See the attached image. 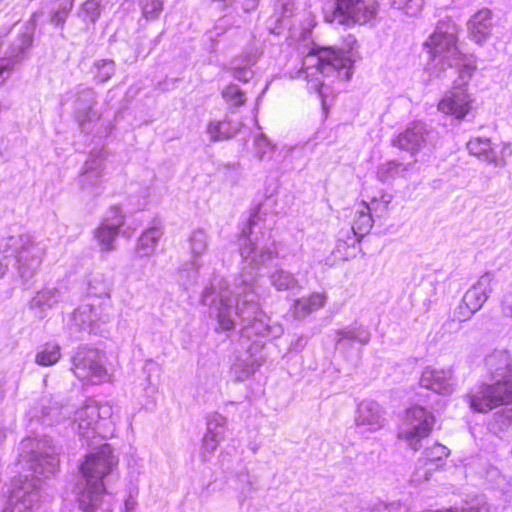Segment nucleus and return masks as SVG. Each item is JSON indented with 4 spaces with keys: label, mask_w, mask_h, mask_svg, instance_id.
<instances>
[{
    "label": "nucleus",
    "mask_w": 512,
    "mask_h": 512,
    "mask_svg": "<svg viewBox=\"0 0 512 512\" xmlns=\"http://www.w3.org/2000/svg\"><path fill=\"white\" fill-rule=\"evenodd\" d=\"M355 43V37L353 35H348L346 51L330 46L315 47L309 51L308 56L317 57L315 68L323 76H327L331 69L337 72L345 70V79L349 80L354 65V60L351 58L350 52L353 50Z\"/></svg>",
    "instance_id": "nucleus-1"
},
{
    "label": "nucleus",
    "mask_w": 512,
    "mask_h": 512,
    "mask_svg": "<svg viewBox=\"0 0 512 512\" xmlns=\"http://www.w3.org/2000/svg\"><path fill=\"white\" fill-rule=\"evenodd\" d=\"M512 403V369L503 381L482 384L470 395V406L476 412H487Z\"/></svg>",
    "instance_id": "nucleus-2"
},
{
    "label": "nucleus",
    "mask_w": 512,
    "mask_h": 512,
    "mask_svg": "<svg viewBox=\"0 0 512 512\" xmlns=\"http://www.w3.org/2000/svg\"><path fill=\"white\" fill-rule=\"evenodd\" d=\"M434 415L422 406H412L405 413V428L398 431V439L418 450L422 439L427 438L435 425Z\"/></svg>",
    "instance_id": "nucleus-3"
},
{
    "label": "nucleus",
    "mask_w": 512,
    "mask_h": 512,
    "mask_svg": "<svg viewBox=\"0 0 512 512\" xmlns=\"http://www.w3.org/2000/svg\"><path fill=\"white\" fill-rule=\"evenodd\" d=\"M333 15L339 23L346 26L367 25L374 21L379 13L378 0H334Z\"/></svg>",
    "instance_id": "nucleus-4"
},
{
    "label": "nucleus",
    "mask_w": 512,
    "mask_h": 512,
    "mask_svg": "<svg viewBox=\"0 0 512 512\" xmlns=\"http://www.w3.org/2000/svg\"><path fill=\"white\" fill-rule=\"evenodd\" d=\"M424 46L435 58L447 61L460 55L458 48V28L449 22H439L434 32L425 41Z\"/></svg>",
    "instance_id": "nucleus-5"
},
{
    "label": "nucleus",
    "mask_w": 512,
    "mask_h": 512,
    "mask_svg": "<svg viewBox=\"0 0 512 512\" xmlns=\"http://www.w3.org/2000/svg\"><path fill=\"white\" fill-rule=\"evenodd\" d=\"M72 372L81 381L89 384L102 383L108 376L100 353L93 348H79L72 358Z\"/></svg>",
    "instance_id": "nucleus-6"
},
{
    "label": "nucleus",
    "mask_w": 512,
    "mask_h": 512,
    "mask_svg": "<svg viewBox=\"0 0 512 512\" xmlns=\"http://www.w3.org/2000/svg\"><path fill=\"white\" fill-rule=\"evenodd\" d=\"M473 108V98L468 92V83L454 87L437 104L441 113L463 120Z\"/></svg>",
    "instance_id": "nucleus-7"
},
{
    "label": "nucleus",
    "mask_w": 512,
    "mask_h": 512,
    "mask_svg": "<svg viewBox=\"0 0 512 512\" xmlns=\"http://www.w3.org/2000/svg\"><path fill=\"white\" fill-rule=\"evenodd\" d=\"M491 290V282L489 279L483 277L479 279L466 291L462 298L459 305V310L462 316L464 318H469L480 310L483 304L487 301Z\"/></svg>",
    "instance_id": "nucleus-8"
},
{
    "label": "nucleus",
    "mask_w": 512,
    "mask_h": 512,
    "mask_svg": "<svg viewBox=\"0 0 512 512\" xmlns=\"http://www.w3.org/2000/svg\"><path fill=\"white\" fill-rule=\"evenodd\" d=\"M452 379L453 371L451 368L427 367L422 372L420 383L423 387L437 393H447L450 391Z\"/></svg>",
    "instance_id": "nucleus-9"
},
{
    "label": "nucleus",
    "mask_w": 512,
    "mask_h": 512,
    "mask_svg": "<svg viewBox=\"0 0 512 512\" xmlns=\"http://www.w3.org/2000/svg\"><path fill=\"white\" fill-rule=\"evenodd\" d=\"M83 476L89 480L98 478L102 480L111 471L109 459L104 454L89 455L81 465Z\"/></svg>",
    "instance_id": "nucleus-10"
},
{
    "label": "nucleus",
    "mask_w": 512,
    "mask_h": 512,
    "mask_svg": "<svg viewBox=\"0 0 512 512\" xmlns=\"http://www.w3.org/2000/svg\"><path fill=\"white\" fill-rule=\"evenodd\" d=\"M425 131L421 127H410L399 133L394 145L411 153L418 152L425 144Z\"/></svg>",
    "instance_id": "nucleus-11"
},
{
    "label": "nucleus",
    "mask_w": 512,
    "mask_h": 512,
    "mask_svg": "<svg viewBox=\"0 0 512 512\" xmlns=\"http://www.w3.org/2000/svg\"><path fill=\"white\" fill-rule=\"evenodd\" d=\"M491 18L492 12L489 9H482L469 21V32L477 43H481L490 34Z\"/></svg>",
    "instance_id": "nucleus-12"
},
{
    "label": "nucleus",
    "mask_w": 512,
    "mask_h": 512,
    "mask_svg": "<svg viewBox=\"0 0 512 512\" xmlns=\"http://www.w3.org/2000/svg\"><path fill=\"white\" fill-rule=\"evenodd\" d=\"M373 225L371 210L369 206L362 202L353 210L352 229L355 234L363 235L369 231Z\"/></svg>",
    "instance_id": "nucleus-13"
},
{
    "label": "nucleus",
    "mask_w": 512,
    "mask_h": 512,
    "mask_svg": "<svg viewBox=\"0 0 512 512\" xmlns=\"http://www.w3.org/2000/svg\"><path fill=\"white\" fill-rule=\"evenodd\" d=\"M467 149L472 155H475L479 158H484L489 161H496L497 156L494 151V148L487 138H472L467 143Z\"/></svg>",
    "instance_id": "nucleus-14"
},
{
    "label": "nucleus",
    "mask_w": 512,
    "mask_h": 512,
    "mask_svg": "<svg viewBox=\"0 0 512 512\" xmlns=\"http://www.w3.org/2000/svg\"><path fill=\"white\" fill-rule=\"evenodd\" d=\"M61 358L60 346L46 343L36 354L35 361L40 366H52Z\"/></svg>",
    "instance_id": "nucleus-15"
},
{
    "label": "nucleus",
    "mask_w": 512,
    "mask_h": 512,
    "mask_svg": "<svg viewBox=\"0 0 512 512\" xmlns=\"http://www.w3.org/2000/svg\"><path fill=\"white\" fill-rule=\"evenodd\" d=\"M208 132L214 140H223L231 138L236 129L231 128L230 122L226 119L211 122L208 126Z\"/></svg>",
    "instance_id": "nucleus-16"
},
{
    "label": "nucleus",
    "mask_w": 512,
    "mask_h": 512,
    "mask_svg": "<svg viewBox=\"0 0 512 512\" xmlns=\"http://www.w3.org/2000/svg\"><path fill=\"white\" fill-rule=\"evenodd\" d=\"M221 94L231 106L240 107L246 103L245 93L235 84L227 85Z\"/></svg>",
    "instance_id": "nucleus-17"
},
{
    "label": "nucleus",
    "mask_w": 512,
    "mask_h": 512,
    "mask_svg": "<svg viewBox=\"0 0 512 512\" xmlns=\"http://www.w3.org/2000/svg\"><path fill=\"white\" fill-rule=\"evenodd\" d=\"M158 235L156 230L144 232L138 241V250L142 256H149L155 249Z\"/></svg>",
    "instance_id": "nucleus-18"
},
{
    "label": "nucleus",
    "mask_w": 512,
    "mask_h": 512,
    "mask_svg": "<svg viewBox=\"0 0 512 512\" xmlns=\"http://www.w3.org/2000/svg\"><path fill=\"white\" fill-rule=\"evenodd\" d=\"M450 450L440 443H434L428 447L424 452V459L426 463H435L447 458Z\"/></svg>",
    "instance_id": "nucleus-19"
},
{
    "label": "nucleus",
    "mask_w": 512,
    "mask_h": 512,
    "mask_svg": "<svg viewBox=\"0 0 512 512\" xmlns=\"http://www.w3.org/2000/svg\"><path fill=\"white\" fill-rule=\"evenodd\" d=\"M73 3L69 2L66 6L54 11L51 14V22L57 26H61L65 23L68 14L72 9Z\"/></svg>",
    "instance_id": "nucleus-20"
},
{
    "label": "nucleus",
    "mask_w": 512,
    "mask_h": 512,
    "mask_svg": "<svg viewBox=\"0 0 512 512\" xmlns=\"http://www.w3.org/2000/svg\"><path fill=\"white\" fill-rule=\"evenodd\" d=\"M163 8L161 0H142L143 13L146 16L157 15Z\"/></svg>",
    "instance_id": "nucleus-21"
},
{
    "label": "nucleus",
    "mask_w": 512,
    "mask_h": 512,
    "mask_svg": "<svg viewBox=\"0 0 512 512\" xmlns=\"http://www.w3.org/2000/svg\"><path fill=\"white\" fill-rule=\"evenodd\" d=\"M325 302L326 297L323 294L314 293L307 298L306 306L311 311L323 307Z\"/></svg>",
    "instance_id": "nucleus-22"
},
{
    "label": "nucleus",
    "mask_w": 512,
    "mask_h": 512,
    "mask_svg": "<svg viewBox=\"0 0 512 512\" xmlns=\"http://www.w3.org/2000/svg\"><path fill=\"white\" fill-rule=\"evenodd\" d=\"M80 418H89L93 422H96L99 418V408L97 405H89L83 408L80 412Z\"/></svg>",
    "instance_id": "nucleus-23"
},
{
    "label": "nucleus",
    "mask_w": 512,
    "mask_h": 512,
    "mask_svg": "<svg viewBox=\"0 0 512 512\" xmlns=\"http://www.w3.org/2000/svg\"><path fill=\"white\" fill-rule=\"evenodd\" d=\"M400 164L396 161H388L386 164L382 165L379 168V174L382 179L387 178L388 174L396 172L399 168Z\"/></svg>",
    "instance_id": "nucleus-24"
},
{
    "label": "nucleus",
    "mask_w": 512,
    "mask_h": 512,
    "mask_svg": "<svg viewBox=\"0 0 512 512\" xmlns=\"http://www.w3.org/2000/svg\"><path fill=\"white\" fill-rule=\"evenodd\" d=\"M219 327L221 330H232L234 328V321L227 315H220L219 316Z\"/></svg>",
    "instance_id": "nucleus-25"
},
{
    "label": "nucleus",
    "mask_w": 512,
    "mask_h": 512,
    "mask_svg": "<svg viewBox=\"0 0 512 512\" xmlns=\"http://www.w3.org/2000/svg\"><path fill=\"white\" fill-rule=\"evenodd\" d=\"M123 224H124L123 217L121 215H119V220L117 221V223H115L114 229L117 230L118 228L123 226Z\"/></svg>",
    "instance_id": "nucleus-26"
},
{
    "label": "nucleus",
    "mask_w": 512,
    "mask_h": 512,
    "mask_svg": "<svg viewBox=\"0 0 512 512\" xmlns=\"http://www.w3.org/2000/svg\"><path fill=\"white\" fill-rule=\"evenodd\" d=\"M322 87H323V83H322V82L317 83V84H316V87H315L316 91H317L320 95H322Z\"/></svg>",
    "instance_id": "nucleus-27"
},
{
    "label": "nucleus",
    "mask_w": 512,
    "mask_h": 512,
    "mask_svg": "<svg viewBox=\"0 0 512 512\" xmlns=\"http://www.w3.org/2000/svg\"><path fill=\"white\" fill-rule=\"evenodd\" d=\"M7 70H9L7 65H0V76H2Z\"/></svg>",
    "instance_id": "nucleus-28"
}]
</instances>
